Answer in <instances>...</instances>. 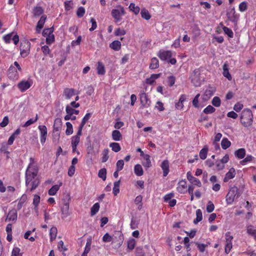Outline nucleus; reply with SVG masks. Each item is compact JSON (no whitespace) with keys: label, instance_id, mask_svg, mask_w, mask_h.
Here are the masks:
<instances>
[{"label":"nucleus","instance_id":"nucleus-17","mask_svg":"<svg viewBox=\"0 0 256 256\" xmlns=\"http://www.w3.org/2000/svg\"><path fill=\"white\" fill-rule=\"evenodd\" d=\"M160 167L163 170V176L164 177L166 176L170 172L168 161L167 160H164L162 162Z\"/></svg>","mask_w":256,"mask_h":256},{"label":"nucleus","instance_id":"nucleus-55","mask_svg":"<svg viewBox=\"0 0 256 256\" xmlns=\"http://www.w3.org/2000/svg\"><path fill=\"white\" fill-rule=\"evenodd\" d=\"M26 198H27V196L26 194H23L22 196V197L18 204V209H20L22 208L23 204L25 202L26 200Z\"/></svg>","mask_w":256,"mask_h":256},{"label":"nucleus","instance_id":"nucleus-22","mask_svg":"<svg viewBox=\"0 0 256 256\" xmlns=\"http://www.w3.org/2000/svg\"><path fill=\"white\" fill-rule=\"evenodd\" d=\"M75 90L74 88H66L64 90V94L67 100L70 99L74 95Z\"/></svg>","mask_w":256,"mask_h":256},{"label":"nucleus","instance_id":"nucleus-23","mask_svg":"<svg viewBox=\"0 0 256 256\" xmlns=\"http://www.w3.org/2000/svg\"><path fill=\"white\" fill-rule=\"evenodd\" d=\"M97 74L98 75H104L106 73L105 66L101 62H98L96 66Z\"/></svg>","mask_w":256,"mask_h":256},{"label":"nucleus","instance_id":"nucleus-63","mask_svg":"<svg viewBox=\"0 0 256 256\" xmlns=\"http://www.w3.org/2000/svg\"><path fill=\"white\" fill-rule=\"evenodd\" d=\"M224 164L220 160H217L216 162V170H220L224 168Z\"/></svg>","mask_w":256,"mask_h":256},{"label":"nucleus","instance_id":"nucleus-49","mask_svg":"<svg viewBox=\"0 0 256 256\" xmlns=\"http://www.w3.org/2000/svg\"><path fill=\"white\" fill-rule=\"evenodd\" d=\"M40 198L38 194H34L33 198V204L34 206V208H37L40 202Z\"/></svg>","mask_w":256,"mask_h":256},{"label":"nucleus","instance_id":"nucleus-1","mask_svg":"<svg viewBox=\"0 0 256 256\" xmlns=\"http://www.w3.org/2000/svg\"><path fill=\"white\" fill-rule=\"evenodd\" d=\"M38 173V168L30 162L26 172V184L30 192L34 190L40 184Z\"/></svg>","mask_w":256,"mask_h":256},{"label":"nucleus","instance_id":"nucleus-19","mask_svg":"<svg viewBox=\"0 0 256 256\" xmlns=\"http://www.w3.org/2000/svg\"><path fill=\"white\" fill-rule=\"evenodd\" d=\"M62 122L61 119L57 118L54 120L53 131L54 132H60L62 128Z\"/></svg>","mask_w":256,"mask_h":256},{"label":"nucleus","instance_id":"nucleus-60","mask_svg":"<svg viewBox=\"0 0 256 256\" xmlns=\"http://www.w3.org/2000/svg\"><path fill=\"white\" fill-rule=\"evenodd\" d=\"M176 82V77L174 76H168V84L170 86H172Z\"/></svg>","mask_w":256,"mask_h":256},{"label":"nucleus","instance_id":"nucleus-46","mask_svg":"<svg viewBox=\"0 0 256 256\" xmlns=\"http://www.w3.org/2000/svg\"><path fill=\"white\" fill-rule=\"evenodd\" d=\"M214 94L213 92L210 90H206L202 96L203 100H206L209 99Z\"/></svg>","mask_w":256,"mask_h":256},{"label":"nucleus","instance_id":"nucleus-33","mask_svg":"<svg viewBox=\"0 0 256 256\" xmlns=\"http://www.w3.org/2000/svg\"><path fill=\"white\" fill-rule=\"evenodd\" d=\"M134 174L138 176H141L144 174L142 168L140 164L135 165L134 167Z\"/></svg>","mask_w":256,"mask_h":256},{"label":"nucleus","instance_id":"nucleus-64","mask_svg":"<svg viewBox=\"0 0 256 256\" xmlns=\"http://www.w3.org/2000/svg\"><path fill=\"white\" fill-rule=\"evenodd\" d=\"M85 14V9L84 7H80L76 12V15L78 18L82 17Z\"/></svg>","mask_w":256,"mask_h":256},{"label":"nucleus","instance_id":"nucleus-14","mask_svg":"<svg viewBox=\"0 0 256 256\" xmlns=\"http://www.w3.org/2000/svg\"><path fill=\"white\" fill-rule=\"evenodd\" d=\"M140 100L142 108L150 106V102L146 93H142L140 94Z\"/></svg>","mask_w":256,"mask_h":256},{"label":"nucleus","instance_id":"nucleus-32","mask_svg":"<svg viewBox=\"0 0 256 256\" xmlns=\"http://www.w3.org/2000/svg\"><path fill=\"white\" fill-rule=\"evenodd\" d=\"M222 148L223 150H226L231 146V142L226 138H222L221 142Z\"/></svg>","mask_w":256,"mask_h":256},{"label":"nucleus","instance_id":"nucleus-45","mask_svg":"<svg viewBox=\"0 0 256 256\" xmlns=\"http://www.w3.org/2000/svg\"><path fill=\"white\" fill-rule=\"evenodd\" d=\"M120 180L116 181L114 182V186L113 188V194L114 196H116L120 192Z\"/></svg>","mask_w":256,"mask_h":256},{"label":"nucleus","instance_id":"nucleus-44","mask_svg":"<svg viewBox=\"0 0 256 256\" xmlns=\"http://www.w3.org/2000/svg\"><path fill=\"white\" fill-rule=\"evenodd\" d=\"M142 195H138V196L135 200H134V203L138 205V209L140 210L142 208Z\"/></svg>","mask_w":256,"mask_h":256},{"label":"nucleus","instance_id":"nucleus-2","mask_svg":"<svg viewBox=\"0 0 256 256\" xmlns=\"http://www.w3.org/2000/svg\"><path fill=\"white\" fill-rule=\"evenodd\" d=\"M253 114L251 110L244 109L242 110L240 116V122L244 127H248L252 124Z\"/></svg>","mask_w":256,"mask_h":256},{"label":"nucleus","instance_id":"nucleus-38","mask_svg":"<svg viewBox=\"0 0 256 256\" xmlns=\"http://www.w3.org/2000/svg\"><path fill=\"white\" fill-rule=\"evenodd\" d=\"M196 218L194 220V222L195 224H198V222H200L202 219V212L200 209H198L196 210Z\"/></svg>","mask_w":256,"mask_h":256},{"label":"nucleus","instance_id":"nucleus-8","mask_svg":"<svg viewBox=\"0 0 256 256\" xmlns=\"http://www.w3.org/2000/svg\"><path fill=\"white\" fill-rule=\"evenodd\" d=\"M158 56L162 61H168L172 58V52L170 50H160L157 54Z\"/></svg>","mask_w":256,"mask_h":256},{"label":"nucleus","instance_id":"nucleus-40","mask_svg":"<svg viewBox=\"0 0 256 256\" xmlns=\"http://www.w3.org/2000/svg\"><path fill=\"white\" fill-rule=\"evenodd\" d=\"M66 111L67 114H70V115L72 116L73 114H76L77 115L79 114L78 110H76L68 105L66 106Z\"/></svg>","mask_w":256,"mask_h":256},{"label":"nucleus","instance_id":"nucleus-25","mask_svg":"<svg viewBox=\"0 0 256 256\" xmlns=\"http://www.w3.org/2000/svg\"><path fill=\"white\" fill-rule=\"evenodd\" d=\"M62 182H60L59 184H56L53 186L48 192V194L50 196H54L57 192L59 190L60 187L62 186Z\"/></svg>","mask_w":256,"mask_h":256},{"label":"nucleus","instance_id":"nucleus-57","mask_svg":"<svg viewBox=\"0 0 256 256\" xmlns=\"http://www.w3.org/2000/svg\"><path fill=\"white\" fill-rule=\"evenodd\" d=\"M216 109L212 106H207L203 110L204 112L206 114H212L215 111Z\"/></svg>","mask_w":256,"mask_h":256},{"label":"nucleus","instance_id":"nucleus-29","mask_svg":"<svg viewBox=\"0 0 256 256\" xmlns=\"http://www.w3.org/2000/svg\"><path fill=\"white\" fill-rule=\"evenodd\" d=\"M121 42L118 40H114L110 44V47L115 51H118L121 48Z\"/></svg>","mask_w":256,"mask_h":256},{"label":"nucleus","instance_id":"nucleus-56","mask_svg":"<svg viewBox=\"0 0 256 256\" xmlns=\"http://www.w3.org/2000/svg\"><path fill=\"white\" fill-rule=\"evenodd\" d=\"M212 103L214 106L218 107L220 105L221 101L218 97L214 96L212 100Z\"/></svg>","mask_w":256,"mask_h":256},{"label":"nucleus","instance_id":"nucleus-30","mask_svg":"<svg viewBox=\"0 0 256 256\" xmlns=\"http://www.w3.org/2000/svg\"><path fill=\"white\" fill-rule=\"evenodd\" d=\"M112 138L116 141H119L121 140L122 136L120 132L118 130H114L112 132Z\"/></svg>","mask_w":256,"mask_h":256},{"label":"nucleus","instance_id":"nucleus-15","mask_svg":"<svg viewBox=\"0 0 256 256\" xmlns=\"http://www.w3.org/2000/svg\"><path fill=\"white\" fill-rule=\"evenodd\" d=\"M236 172L234 168H231L228 172L226 173L225 176L224 178V182H228L230 180L234 178L236 176Z\"/></svg>","mask_w":256,"mask_h":256},{"label":"nucleus","instance_id":"nucleus-9","mask_svg":"<svg viewBox=\"0 0 256 256\" xmlns=\"http://www.w3.org/2000/svg\"><path fill=\"white\" fill-rule=\"evenodd\" d=\"M38 129L40 131V142L42 144L45 143L47 136H48V130L46 126H39Z\"/></svg>","mask_w":256,"mask_h":256},{"label":"nucleus","instance_id":"nucleus-62","mask_svg":"<svg viewBox=\"0 0 256 256\" xmlns=\"http://www.w3.org/2000/svg\"><path fill=\"white\" fill-rule=\"evenodd\" d=\"M12 34H13V32H11V33H10V34L4 35L2 37L3 40L6 44L10 43V40L12 39Z\"/></svg>","mask_w":256,"mask_h":256},{"label":"nucleus","instance_id":"nucleus-61","mask_svg":"<svg viewBox=\"0 0 256 256\" xmlns=\"http://www.w3.org/2000/svg\"><path fill=\"white\" fill-rule=\"evenodd\" d=\"M124 166V162L123 160H118L116 163V169L118 171H120L122 170Z\"/></svg>","mask_w":256,"mask_h":256},{"label":"nucleus","instance_id":"nucleus-6","mask_svg":"<svg viewBox=\"0 0 256 256\" xmlns=\"http://www.w3.org/2000/svg\"><path fill=\"white\" fill-rule=\"evenodd\" d=\"M31 44L25 40L21 42L20 46V56L22 58L26 57L30 54Z\"/></svg>","mask_w":256,"mask_h":256},{"label":"nucleus","instance_id":"nucleus-51","mask_svg":"<svg viewBox=\"0 0 256 256\" xmlns=\"http://www.w3.org/2000/svg\"><path fill=\"white\" fill-rule=\"evenodd\" d=\"M222 30L224 32L227 34L228 36V37L230 38H232L234 37V33H233V32L232 31V30L226 27V26H224L223 28H222Z\"/></svg>","mask_w":256,"mask_h":256},{"label":"nucleus","instance_id":"nucleus-26","mask_svg":"<svg viewBox=\"0 0 256 256\" xmlns=\"http://www.w3.org/2000/svg\"><path fill=\"white\" fill-rule=\"evenodd\" d=\"M68 210L69 202L68 200V202H65L64 204V205L61 208L62 214L64 216V218H66L68 216Z\"/></svg>","mask_w":256,"mask_h":256},{"label":"nucleus","instance_id":"nucleus-13","mask_svg":"<svg viewBox=\"0 0 256 256\" xmlns=\"http://www.w3.org/2000/svg\"><path fill=\"white\" fill-rule=\"evenodd\" d=\"M18 213L16 210L12 209L9 211L6 218L5 220L6 222H15L17 220Z\"/></svg>","mask_w":256,"mask_h":256},{"label":"nucleus","instance_id":"nucleus-47","mask_svg":"<svg viewBox=\"0 0 256 256\" xmlns=\"http://www.w3.org/2000/svg\"><path fill=\"white\" fill-rule=\"evenodd\" d=\"M66 134L67 136H70L73 133V128L72 125L70 122H66Z\"/></svg>","mask_w":256,"mask_h":256},{"label":"nucleus","instance_id":"nucleus-37","mask_svg":"<svg viewBox=\"0 0 256 256\" xmlns=\"http://www.w3.org/2000/svg\"><path fill=\"white\" fill-rule=\"evenodd\" d=\"M140 14L142 17L146 20H149L151 18V15L150 12L144 8L141 10Z\"/></svg>","mask_w":256,"mask_h":256},{"label":"nucleus","instance_id":"nucleus-10","mask_svg":"<svg viewBox=\"0 0 256 256\" xmlns=\"http://www.w3.org/2000/svg\"><path fill=\"white\" fill-rule=\"evenodd\" d=\"M186 178L192 184L196 186L198 188L202 186L201 182L198 178L194 177L190 172H188L186 173Z\"/></svg>","mask_w":256,"mask_h":256},{"label":"nucleus","instance_id":"nucleus-11","mask_svg":"<svg viewBox=\"0 0 256 256\" xmlns=\"http://www.w3.org/2000/svg\"><path fill=\"white\" fill-rule=\"evenodd\" d=\"M200 70L198 69L194 70L193 72V74L192 76V82L196 86H200Z\"/></svg>","mask_w":256,"mask_h":256},{"label":"nucleus","instance_id":"nucleus-52","mask_svg":"<svg viewBox=\"0 0 256 256\" xmlns=\"http://www.w3.org/2000/svg\"><path fill=\"white\" fill-rule=\"evenodd\" d=\"M98 176L100 178H102L104 180L106 179V168H102L98 171Z\"/></svg>","mask_w":256,"mask_h":256},{"label":"nucleus","instance_id":"nucleus-42","mask_svg":"<svg viewBox=\"0 0 256 256\" xmlns=\"http://www.w3.org/2000/svg\"><path fill=\"white\" fill-rule=\"evenodd\" d=\"M254 159V157L252 155H247L245 158L240 161V164L242 166H244L246 164L247 162L252 161Z\"/></svg>","mask_w":256,"mask_h":256},{"label":"nucleus","instance_id":"nucleus-31","mask_svg":"<svg viewBox=\"0 0 256 256\" xmlns=\"http://www.w3.org/2000/svg\"><path fill=\"white\" fill-rule=\"evenodd\" d=\"M44 9L41 6H36L34 8L32 13L34 16H39L44 13Z\"/></svg>","mask_w":256,"mask_h":256},{"label":"nucleus","instance_id":"nucleus-7","mask_svg":"<svg viewBox=\"0 0 256 256\" xmlns=\"http://www.w3.org/2000/svg\"><path fill=\"white\" fill-rule=\"evenodd\" d=\"M32 84V80H22L18 84L17 87L21 92H24L30 88Z\"/></svg>","mask_w":256,"mask_h":256},{"label":"nucleus","instance_id":"nucleus-34","mask_svg":"<svg viewBox=\"0 0 256 256\" xmlns=\"http://www.w3.org/2000/svg\"><path fill=\"white\" fill-rule=\"evenodd\" d=\"M100 206L98 202L95 203L90 208V216H94L100 210Z\"/></svg>","mask_w":256,"mask_h":256},{"label":"nucleus","instance_id":"nucleus-48","mask_svg":"<svg viewBox=\"0 0 256 256\" xmlns=\"http://www.w3.org/2000/svg\"><path fill=\"white\" fill-rule=\"evenodd\" d=\"M53 32H54L53 28H44L42 32V36L44 37H46L48 36H50L52 34H52Z\"/></svg>","mask_w":256,"mask_h":256},{"label":"nucleus","instance_id":"nucleus-24","mask_svg":"<svg viewBox=\"0 0 256 256\" xmlns=\"http://www.w3.org/2000/svg\"><path fill=\"white\" fill-rule=\"evenodd\" d=\"M246 154V150L244 148H240L234 152V155L238 159H242Z\"/></svg>","mask_w":256,"mask_h":256},{"label":"nucleus","instance_id":"nucleus-39","mask_svg":"<svg viewBox=\"0 0 256 256\" xmlns=\"http://www.w3.org/2000/svg\"><path fill=\"white\" fill-rule=\"evenodd\" d=\"M109 152H110V150L108 148L104 149V150L102 151V162H105L108 160V158H109V156H108Z\"/></svg>","mask_w":256,"mask_h":256},{"label":"nucleus","instance_id":"nucleus-36","mask_svg":"<svg viewBox=\"0 0 256 256\" xmlns=\"http://www.w3.org/2000/svg\"><path fill=\"white\" fill-rule=\"evenodd\" d=\"M57 228L56 227H52L50 230V240L53 241L56 237L57 235Z\"/></svg>","mask_w":256,"mask_h":256},{"label":"nucleus","instance_id":"nucleus-21","mask_svg":"<svg viewBox=\"0 0 256 256\" xmlns=\"http://www.w3.org/2000/svg\"><path fill=\"white\" fill-rule=\"evenodd\" d=\"M161 74V73L151 74L150 78L146 80V82L148 84H152L155 82V80L158 78Z\"/></svg>","mask_w":256,"mask_h":256},{"label":"nucleus","instance_id":"nucleus-43","mask_svg":"<svg viewBox=\"0 0 256 256\" xmlns=\"http://www.w3.org/2000/svg\"><path fill=\"white\" fill-rule=\"evenodd\" d=\"M130 10L132 11L135 14L137 15L140 11V8L138 6H136L134 3H130L129 6Z\"/></svg>","mask_w":256,"mask_h":256},{"label":"nucleus","instance_id":"nucleus-27","mask_svg":"<svg viewBox=\"0 0 256 256\" xmlns=\"http://www.w3.org/2000/svg\"><path fill=\"white\" fill-rule=\"evenodd\" d=\"M143 158V161L142 162V165L146 168H149L152 166V163L150 160V156L148 154H146Z\"/></svg>","mask_w":256,"mask_h":256},{"label":"nucleus","instance_id":"nucleus-35","mask_svg":"<svg viewBox=\"0 0 256 256\" xmlns=\"http://www.w3.org/2000/svg\"><path fill=\"white\" fill-rule=\"evenodd\" d=\"M110 147L112 148V150L115 152H120L121 150L120 144L118 142H111L110 144Z\"/></svg>","mask_w":256,"mask_h":256},{"label":"nucleus","instance_id":"nucleus-53","mask_svg":"<svg viewBox=\"0 0 256 256\" xmlns=\"http://www.w3.org/2000/svg\"><path fill=\"white\" fill-rule=\"evenodd\" d=\"M38 120V114L36 115V116L34 119L30 118L28 120H27L25 124L23 125V127H28L30 126V125L34 124L35 122H36Z\"/></svg>","mask_w":256,"mask_h":256},{"label":"nucleus","instance_id":"nucleus-18","mask_svg":"<svg viewBox=\"0 0 256 256\" xmlns=\"http://www.w3.org/2000/svg\"><path fill=\"white\" fill-rule=\"evenodd\" d=\"M46 19V16L43 15L40 17V20L38 21L36 27V30L38 33L40 32L41 30L44 27Z\"/></svg>","mask_w":256,"mask_h":256},{"label":"nucleus","instance_id":"nucleus-41","mask_svg":"<svg viewBox=\"0 0 256 256\" xmlns=\"http://www.w3.org/2000/svg\"><path fill=\"white\" fill-rule=\"evenodd\" d=\"M247 233L256 239V229H254L252 226H248L246 229Z\"/></svg>","mask_w":256,"mask_h":256},{"label":"nucleus","instance_id":"nucleus-28","mask_svg":"<svg viewBox=\"0 0 256 256\" xmlns=\"http://www.w3.org/2000/svg\"><path fill=\"white\" fill-rule=\"evenodd\" d=\"M159 67V61L158 59L156 58H152L151 59V62L149 66V68L151 70H155Z\"/></svg>","mask_w":256,"mask_h":256},{"label":"nucleus","instance_id":"nucleus-20","mask_svg":"<svg viewBox=\"0 0 256 256\" xmlns=\"http://www.w3.org/2000/svg\"><path fill=\"white\" fill-rule=\"evenodd\" d=\"M186 94H182L180 96L178 102L176 104V108L178 110H181L184 108L183 102L186 100Z\"/></svg>","mask_w":256,"mask_h":256},{"label":"nucleus","instance_id":"nucleus-58","mask_svg":"<svg viewBox=\"0 0 256 256\" xmlns=\"http://www.w3.org/2000/svg\"><path fill=\"white\" fill-rule=\"evenodd\" d=\"M238 8L240 12H245L248 9L247 2H242L239 4Z\"/></svg>","mask_w":256,"mask_h":256},{"label":"nucleus","instance_id":"nucleus-54","mask_svg":"<svg viewBox=\"0 0 256 256\" xmlns=\"http://www.w3.org/2000/svg\"><path fill=\"white\" fill-rule=\"evenodd\" d=\"M128 248L130 250H132L134 249L136 245V240L134 238L129 240L127 242Z\"/></svg>","mask_w":256,"mask_h":256},{"label":"nucleus","instance_id":"nucleus-16","mask_svg":"<svg viewBox=\"0 0 256 256\" xmlns=\"http://www.w3.org/2000/svg\"><path fill=\"white\" fill-rule=\"evenodd\" d=\"M228 20L236 24L238 20V17L235 14V10L234 9H232L230 12H228L226 14Z\"/></svg>","mask_w":256,"mask_h":256},{"label":"nucleus","instance_id":"nucleus-4","mask_svg":"<svg viewBox=\"0 0 256 256\" xmlns=\"http://www.w3.org/2000/svg\"><path fill=\"white\" fill-rule=\"evenodd\" d=\"M242 192L240 191L238 187L234 186L228 191L226 196V202L228 204H232L235 199L238 198L242 194Z\"/></svg>","mask_w":256,"mask_h":256},{"label":"nucleus","instance_id":"nucleus-5","mask_svg":"<svg viewBox=\"0 0 256 256\" xmlns=\"http://www.w3.org/2000/svg\"><path fill=\"white\" fill-rule=\"evenodd\" d=\"M126 14L125 10L121 5H117L116 8L112 9L111 12L112 17L116 22H120L122 20V16Z\"/></svg>","mask_w":256,"mask_h":256},{"label":"nucleus","instance_id":"nucleus-50","mask_svg":"<svg viewBox=\"0 0 256 256\" xmlns=\"http://www.w3.org/2000/svg\"><path fill=\"white\" fill-rule=\"evenodd\" d=\"M208 149L207 148H202L200 152V157L202 160H205L207 156Z\"/></svg>","mask_w":256,"mask_h":256},{"label":"nucleus","instance_id":"nucleus-59","mask_svg":"<svg viewBox=\"0 0 256 256\" xmlns=\"http://www.w3.org/2000/svg\"><path fill=\"white\" fill-rule=\"evenodd\" d=\"M196 244L197 246L198 250L201 252H204L205 251L206 248L208 246L207 244H200L198 242H196Z\"/></svg>","mask_w":256,"mask_h":256},{"label":"nucleus","instance_id":"nucleus-3","mask_svg":"<svg viewBox=\"0 0 256 256\" xmlns=\"http://www.w3.org/2000/svg\"><path fill=\"white\" fill-rule=\"evenodd\" d=\"M18 72H22V68L18 62H14L8 70V76L10 80H16L19 78Z\"/></svg>","mask_w":256,"mask_h":256},{"label":"nucleus","instance_id":"nucleus-12","mask_svg":"<svg viewBox=\"0 0 256 256\" xmlns=\"http://www.w3.org/2000/svg\"><path fill=\"white\" fill-rule=\"evenodd\" d=\"M176 190L179 193L183 194L188 192L187 184L186 180H182L178 182Z\"/></svg>","mask_w":256,"mask_h":256}]
</instances>
